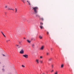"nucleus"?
<instances>
[{"instance_id":"obj_2","label":"nucleus","mask_w":74,"mask_h":74,"mask_svg":"<svg viewBox=\"0 0 74 74\" xmlns=\"http://www.w3.org/2000/svg\"><path fill=\"white\" fill-rule=\"evenodd\" d=\"M20 53L21 54H23V53H24V51H23V49H21V51H20Z\"/></svg>"},{"instance_id":"obj_28","label":"nucleus","mask_w":74,"mask_h":74,"mask_svg":"<svg viewBox=\"0 0 74 74\" xmlns=\"http://www.w3.org/2000/svg\"><path fill=\"white\" fill-rule=\"evenodd\" d=\"M47 34H49V32H47Z\"/></svg>"},{"instance_id":"obj_19","label":"nucleus","mask_w":74,"mask_h":74,"mask_svg":"<svg viewBox=\"0 0 74 74\" xmlns=\"http://www.w3.org/2000/svg\"><path fill=\"white\" fill-rule=\"evenodd\" d=\"M8 41H10V40H6V42H8Z\"/></svg>"},{"instance_id":"obj_23","label":"nucleus","mask_w":74,"mask_h":74,"mask_svg":"<svg viewBox=\"0 0 74 74\" xmlns=\"http://www.w3.org/2000/svg\"><path fill=\"white\" fill-rule=\"evenodd\" d=\"M49 53H48V52H47V55H49Z\"/></svg>"},{"instance_id":"obj_5","label":"nucleus","mask_w":74,"mask_h":74,"mask_svg":"<svg viewBox=\"0 0 74 74\" xmlns=\"http://www.w3.org/2000/svg\"><path fill=\"white\" fill-rule=\"evenodd\" d=\"M26 1L29 4V5H31V4H30V1L29 0H27Z\"/></svg>"},{"instance_id":"obj_34","label":"nucleus","mask_w":74,"mask_h":74,"mask_svg":"<svg viewBox=\"0 0 74 74\" xmlns=\"http://www.w3.org/2000/svg\"><path fill=\"white\" fill-rule=\"evenodd\" d=\"M36 16H37V15H36Z\"/></svg>"},{"instance_id":"obj_12","label":"nucleus","mask_w":74,"mask_h":74,"mask_svg":"<svg viewBox=\"0 0 74 74\" xmlns=\"http://www.w3.org/2000/svg\"><path fill=\"white\" fill-rule=\"evenodd\" d=\"M27 41L28 42V43H29V44H30V42H31V41H30L29 40H27Z\"/></svg>"},{"instance_id":"obj_24","label":"nucleus","mask_w":74,"mask_h":74,"mask_svg":"<svg viewBox=\"0 0 74 74\" xmlns=\"http://www.w3.org/2000/svg\"><path fill=\"white\" fill-rule=\"evenodd\" d=\"M41 19L42 20V21H43L44 20V18H41Z\"/></svg>"},{"instance_id":"obj_6","label":"nucleus","mask_w":74,"mask_h":74,"mask_svg":"<svg viewBox=\"0 0 74 74\" xmlns=\"http://www.w3.org/2000/svg\"><path fill=\"white\" fill-rule=\"evenodd\" d=\"M8 10H12V11H14V9H12L11 8L8 7Z\"/></svg>"},{"instance_id":"obj_13","label":"nucleus","mask_w":74,"mask_h":74,"mask_svg":"<svg viewBox=\"0 0 74 74\" xmlns=\"http://www.w3.org/2000/svg\"><path fill=\"white\" fill-rule=\"evenodd\" d=\"M51 68H52V69H53V68L54 67V66H53V65L51 64Z\"/></svg>"},{"instance_id":"obj_32","label":"nucleus","mask_w":74,"mask_h":74,"mask_svg":"<svg viewBox=\"0 0 74 74\" xmlns=\"http://www.w3.org/2000/svg\"><path fill=\"white\" fill-rule=\"evenodd\" d=\"M36 62H37V60H36Z\"/></svg>"},{"instance_id":"obj_9","label":"nucleus","mask_w":74,"mask_h":74,"mask_svg":"<svg viewBox=\"0 0 74 74\" xmlns=\"http://www.w3.org/2000/svg\"><path fill=\"white\" fill-rule=\"evenodd\" d=\"M64 67V64H62L61 65V68H62Z\"/></svg>"},{"instance_id":"obj_22","label":"nucleus","mask_w":74,"mask_h":74,"mask_svg":"<svg viewBox=\"0 0 74 74\" xmlns=\"http://www.w3.org/2000/svg\"><path fill=\"white\" fill-rule=\"evenodd\" d=\"M8 7V6L7 5H6V6H5V8H7Z\"/></svg>"},{"instance_id":"obj_31","label":"nucleus","mask_w":74,"mask_h":74,"mask_svg":"<svg viewBox=\"0 0 74 74\" xmlns=\"http://www.w3.org/2000/svg\"><path fill=\"white\" fill-rule=\"evenodd\" d=\"M3 56H5V55L3 54Z\"/></svg>"},{"instance_id":"obj_16","label":"nucleus","mask_w":74,"mask_h":74,"mask_svg":"<svg viewBox=\"0 0 74 74\" xmlns=\"http://www.w3.org/2000/svg\"><path fill=\"white\" fill-rule=\"evenodd\" d=\"M32 46L33 48H34V47H35V46L34 44H32Z\"/></svg>"},{"instance_id":"obj_33","label":"nucleus","mask_w":74,"mask_h":74,"mask_svg":"<svg viewBox=\"0 0 74 74\" xmlns=\"http://www.w3.org/2000/svg\"><path fill=\"white\" fill-rule=\"evenodd\" d=\"M2 70H4V69H2Z\"/></svg>"},{"instance_id":"obj_21","label":"nucleus","mask_w":74,"mask_h":74,"mask_svg":"<svg viewBox=\"0 0 74 74\" xmlns=\"http://www.w3.org/2000/svg\"><path fill=\"white\" fill-rule=\"evenodd\" d=\"M21 66H22V67L24 68V67H25V66H24V65H21Z\"/></svg>"},{"instance_id":"obj_26","label":"nucleus","mask_w":74,"mask_h":74,"mask_svg":"<svg viewBox=\"0 0 74 74\" xmlns=\"http://www.w3.org/2000/svg\"><path fill=\"white\" fill-rule=\"evenodd\" d=\"M22 2H23L24 3H25V1L24 0H22Z\"/></svg>"},{"instance_id":"obj_18","label":"nucleus","mask_w":74,"mask_h":74,"mask_svg":"<svg viewBox=\"0 0 74 74\" xmlns=\"http://www.w3.org/2000/svg\"><path fill=\"white\" fill-rule=\"evenodd\" d=\"M54 74H58V71H56L55 73Z\"/></svg>"},{"instance_id":"obj_17","label":"nucleus","mask_w":74,"mask_h":74,"mask_svg":"<svg viewBox=\"0 0 74 74\" xmlns=\"http://www.w3.org/2000/svg\"><path fill=\"white\" fill-rule=\"evenodd\" d=\"M43 25V23L42 22H40V25Z\"/></svg>"},{"instance_id":"obj_3","label":"nucleus","mask_w":74,"mask_h":74,"mask_svg":"<svg viewBox=\"0 0 74 74\" xmlns=\"http://www.w3.org/2000/svg\"><path fill=\"white\" fill-rule=\"evenodd\" d=\"M23 57H24V58H28V55L26 54L23 55Z\"/></svg>"},{"instance_id":"obj_1","label":"nucleus","mask_w":74,"mask_h":74,"mask_svg":"<svg viewBox=\"0 0 74 74\" xmlns=\"http://www.w3.org/2000/svg\"><path fill=\"white\" fill-rule=\"evenodd\" d=\"M32 10L33 11L34 14L36 15L37 14V7H33Z\"/></svg>"},{"instance_id":"obj_27","label":"nucleus","mask_w":74,"mask_h":74,"mask_svg":"<svg viewBox=\"0 0 74 74\" xmlns=\"http://www.w3.org/2000/svg\"><path fill=\"white\" fill-rule=\"evenodd\" d=\"M53 50V49L52 48H51V51H52Z\"/></svg>"},{"instance_id":"obj_30","label":"nucleus","mask_w":74,"mask_h":74,"mask_svg":"<svg viewBox=\"0 0 74 74\" xmlns=\"http://www.w3.org/2000/svg\"><path fill=\"white\" fill-rule=\"evenodd\" d=\"M53 72V70L52 71H51V72Z\"/></svg>"},{"instance_id":"obj_10","label":"nucleus","mask_w":74,"mask_h":74,"mask_svg":"<svg viewBox=\"0 0 74 74\" xmlns=\"http://www.w3.org/2000/svg\"><path fill=\"white\" fill-rule=\"evenodd\" d=\"M1 33H2V34L3 35V36H4L5 37H6L5 36V35H4V34L3 33V32L1 31Z\"/></svg>"},{"instance_id":"obj_35","label":"nucleus","mask_w":74,"mask_h":74,"mask_svg":"<svg viewBox=\"0 0 74 74\" xmlns=\"http://www.w3.org/2000/svg\"><path fill=\"white\" fill-rule=\"evenodd\" d=\"M24 39H25V38H24Z\"/></svg>"},{"instance_id":"obj_29","label":"nucleus","mask_w":74,"mask_h":74,"mask_svg":"<svg viewBox=\"0 0 74 74\" xmlns=\"http://www.w3.org/2000/svg\"><path fill=\"white\" fill-rule=\"evenodd\" d=\"M39 62H38V60H37V63H38Z\"/></svg>"},{"instance_id":"obj_4","label":"nucleus","mask_w":74,"mask_h":74,"mask_svg":"<svg viewBox=\"0 0 74 74\" xmlns=\"http://www.w3.org/2000/svg\"><path fill=\"white\" fill-rule=\"evenodd\" d=\"M44 48V45L42 46L40 48V50H43Z\"/></svg>"},{"instance_id":"obj_11","label":"nucleus","mask_w":74,"mask_h":74,"mask_svg":"<svg viewBox=\"0 0 74 74\" xmlns=\"http://www.w3.org/2000/svg\"><path fill=\"white\" fill-rule=\"evenodd\" d=\"M16 47H17V48H20V47L19 46V45H16Z\"/></svg>"},{"instance_id":"obj_20","label":"nucleus","mask_w":74,"mask_h":74,"mask_svg":"<svg viewBox=\"0 0 74 74\" xmlns=\"http://www.w3.org/2000/svg\"><path fill=\"white\" fill-rule=\"evenodd\" d=\"M15 10H16L15 12H17V9H16V8H15Z\"/></svg>"},{"instance_id":"obj_14","label":"nucleus","mask_w":74,"mask_h":74,"mask_svg":"<svg viewBox=\"0 0 74 74\" xmlns=\"http://www.w3.org/2000/svg\"><path fill=\"white\" fill-rule=\"evenodd\" d=\"M40 63H43V61L42 60H40Z\"/></svg>"},{"instance_id":"obj_8","label":"nucleus","mask_w":74,"mask_h":74,"mask_svg":"<svg viewBox=\"0 0 74 74\" xmlns=\"http://www.w3.org/2000/svg\"><path fill=\"white\" fill-rule=\"evenodd\" d=\"M40 27L41 29H44V27L42 25H40Z\"/></svg>"},{"instance_id":"obj_25","label":"nucleus","mask_w":74,"mask_h":74,"mask_svg":"<svg viewBox=\"0 0 74 74\" xmlns=\"http://www.w3.org/2000/svg\"><path fill=\"white\" fill-rule=\"evenodd\" d=\"M40 59H42V56H40Z\"/></svg>"},{"instance_id":"obj_7","label":"nucleus","mask_w":74,"mask_h":74,"mask_svg":"<svg viewBox=\"0 0 74 74\" xmlns=\"http://www.w3.org/2000/svg\"><path fill=\"white\" fill-rule=\"evenodd\" d=\"M39 38L41 40H42V39L43 37L41 35H40L39 37Z\"/></svg>"},{"instance_id":"obj_15","label":"nucleus","mask_w":74,"mask_h":74,"mask_svg":"<svg viewBox=\"0 0 74 74\" xmlns=\"http://www.w3.org/2000/svg\"><path fill=\"white\" fill-rule=\"evenodd\" d=\"M52 60V58H49V61H51V60Z\"/></svg>"}]
</instances>
